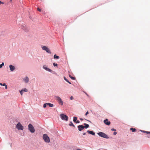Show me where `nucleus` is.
Segmentation results:
<instances>
[{"label":"nucleus","instance_id":"1","mask_svg":"<svg viewBox=\"0 0 150 150\" xmlns=\"http://www.w3.org/2000/svg\"><path fill=\"white\" fill-rule=\"evenodd\" d=\"M42 138L45 142L47 143L50 142V139L47 134H44L43 135Z\"/></svg>","mask_w":150,"mask_h":150},{"label":"nucleus","instance_id":"2","mask_svg":"<svg viewBox=\"0 0 150 150\" xmlns=\"http://www.w3.org/2000/svg\"><path fill=\"white\" fill-rule=\"evenodd\" d=\"M100 136L106 139H108V136L105 133L102 132H99L97 133Z\"/></svg>","mask_w":150,"mask_h":150},{"label":"nucleus","instance_id":"3","mask_svg":"<svg viewBox=\"0 0 150 150\" xmlns=\"http://www.w3.org/2000/svg\"><path fill=\"white\" fill-rule=\"evenodd\" d=\"M60 116L62 120L66 121L68 120V117L67 115L63 114H61L60 115Z\"/></svg>","mask_w":150,"mask_h":150},{"label":"nucleus","instance_id":"4","mask_svg":"<svg viewBox=\"0 0 150 150\" xmlns=\"http://www.w3.org/2000/svg\"><path fill=\"white\" fill-rule=\"evenodd\" d=\"M28 129L32 133H34L35 131V129L32 125L30 124L28 125Z\"/></svg>","mask_w":150,"mask_h":150},{"label":"nucleus","instance_id":"5","mask_svg":"<svg viewBox=\"0 0 150 150\" xmlns=\"http://www.w3.org/2000/svg\"><path fill=\"white\" fill-rule=\"evenodd\" d=\"M16 127L17 128L18 130H23V127L21 124L20 123L18 122L16 125Z\"/></svg>","mask_w":150,"mask_h":150},{"label":"nucleus","instance_id":"6","mask_svg":"<svg viewBox=\"0 0 150 150\" xmlns=\"http://www.w3.org/2000/svg\"><path fill=\"white\" fill-rule=\"evenodd\" d=\"M43 50H45L46 52L49 54H51V52L50 51L49 49L46 46H44L42 47Z\"/></svg>","mask_w":150,"mask_h":150},{"label":"nucleus","instance_id":"7","mask_svg":"<svg viewBox=\"0 0 150 150\" xmlns=\"http://www.w3.org/2000/svg\"><path fill=\"white\" fill-rule=\"evenodd\" d=\"M55 98L57 100L61 105H63V102L61 98L58 96H55Z\"/></svg>","mask_w":150,"mask_h":150},{"label":"nucleus","instance_id":"8","mask_svg":"<svg viewBox=\"0 0 150 150\" xmlns=\"http://www.w3.org/2000/svg\"><path fill=\"white\" fill-rule=\"evenodd\" d=\"M104 123L106 125H109L110 124V121H108L107 119H106L105 120H104Z\"/></svg>","mask_w":150,"mask_h":150},{"label":"nucleus","instance_id":"9","mask_svg":"<svg viewBox=\"0 0 150 150\" xmlns=\"http://www.w3.org/2000/svg\"><path fill=\"white\" fill-rule=\"evenodd\" d=\"M9 67L11 71H13L15 69V67L11 65H10L9 66Z\"/></svg>","mask_w":150,"mask_h":150},{"label":"nucleus","instance_id":"10","mask_svg":"<svg viewBox=\"0 0 150 150\" xmlns=\"http://www.w3.org/2000/svg\"><path fill=\"white\" fill-rule=\"evenodd\" d=\"M43 68L45 70H46V71H47L50 72H51L52 71V70L51 69L49 68H47L45 65H44L43 66Z\"/></svg>","mask_w":150,"mask_h":150},{"label":"nucleus","instance_id":"11","mask_svg":"<svg viewBox=\"0 0 150 150\" xmlns=\"http://www.w3.org/2000/svg\"><path fill=\"white\" fill-rule=\"evenodd\" d=\"M78 129L79 131H81L83 129H84L83 126L82 125H79L78 126Z\"/></svg>","mask_w":150,"mask_h":150},{"label":"nucleus","instance_id":"12","mask_svg":"<svg viewBox=\"0 0 150 150\" xmlns=\"http://www.w3.org/2000/svg\"><path fill=\"white\" fill-rule=\"evenodd\" d=\"M87 132L88 133H89V134H92V135H95V133L94 132H93L92 131H89V130H88L87 131Z\"/></svg>","mask_w":150,"mask_h":150},{"label":"nucleus","instance_id":"13","mask_svg":"<svg viewBox=\"0 0 150 150\" xmlns=\"http://www.w3.org/2000/svg\"><path fill=\"white\" fill-rule=\"evenodd\" d=\"M24 80L25 83H27L29 81V79L27 77H26L24 79Z\"/></svg>","mask_w":150,"mask_h":150},{"label":"nucleus","instance_id":"14","mask_svg":"<svg viewBox=\"0 0 150 150\" xmlns=\"http://www.w3.org/2000/svg\"><path fill=\"white\" fill-rule=\"evenodd\" d=\"M47 105L49 106L50 107H52L54 106V105L52 104H51L50 103H46Z\"/></svg>","mask_w":150,"mask_h":150},{"label":"nucleus","instance_id":"15","mask_svg":"<svg viewBox=\"0 0 150 150\" xmlns=\"http://www.w3.org/2000/svg\"><path fill=\"white\" fill-rule=\"evenodd\" d=\"M84 125H85V126H83L84 128H85L86 129L89 127V125L88 124H86V123H84Z\"/></svg>","mask_w":150,"mask_h":150},{"label":"nucleus","instance_id":"16","mask_svg":"<svg viewBox=\"0 0 150 150\" xmlns=\"http://www.w3.org/2000/svg\"><path fill=\"white\" fill-rule=\"evenodd\" d=\"M130 130H132V132H135L137 131L136 129H135V128H130Z\"/></svg>","mask_w":150,"mask_h":150},{"label":"nucleus","instance_id":"17","mask_svg":"<svg viewBox=\"0 0 150 150\" xmlns=\"http://www.w3.org/2000/svg\"><path fill=\"white\" fill-rule=\"evenodd\" d=\"M77 120V117H73V121L74 122H76Z\"/></svg>","mask_w":150,"mask_h":150},{"label":"nucleus","instance_id":"18","mask_svg":"<svg viewBox=\"0 0 150 150\" xmlns=\"http://www.w3.org/2000/svg\"><path fill=\"white\" fill-rule=\"evenodd\" d=\"M54 59H59V56L56 55V54H55L54 56Z\"/></svg>","mask_w":150,"mask_h":150},{"label":"nucleus","instance_id":"19","mask_svg":"<svg viewBox=\"0 0 150 150\" xmlns=\"http://www.w3.org/2000/svg\"><path fill=\"white\" fill-rule=\"evenodd\" d=\"M69 125L70 126H73L74 127H75V126H74V124H73L72 122H70V123L69 124Z\"/></svg>","mask_w":150,"mask_h":150},{"label":"nucleus","instance_id":"20","mask_svg":"<svg viewBox=\"0 0 150 150\" xmlns=\"http://www.w3.org/2000/svg\"><path fill=\"white\" fill-rule=\"evenodd\" d=\"M69 77L72 80H75V78L74 77H72L70 75H69Z\"/></svg>","mask_w":150,"mask_h":150},{"label":"nucleus","instance_id":"21","mask_svg":"<svg viewBox=\"0 0 150 150\" xmlns=\"http://www.w3.org/2000/svg\"><path fill=\"white\" fill-rule=\"evenodd\" d=\"M4 63L2 62L1 64L0 65V68H2V67L4 65Z\"/></svg>","mask_w":150,"mask_h":150},{"label":"nucleus","instance_id":"22","mask_svg":"<svg viewBox=\"0 0 150 150\" xmlns=\"http://www.w3.org/2000/svg\"><path fill=\"white\" fill-rule=\"evenodd\" d=\"M22 90H23V91H25V92H27L28 91V90L26 88H24L23 89H22Z\"/></svg>","mask_w":150,"mask_h":150},{"label":"nucleus","instance_id":"23","mask_svg":"<svg viewBox=\"0 0 150 150\" xmlns=\"http://www.w3.org/2000/svg\"><path fill=\"white\" fill-rule=\"evenodd\" d=\"M47 105V104H46V103H45L43 105V107L44 108H45L46 107Z\"/></svg>","mask_w":150,"mask_h":150},{"label":"nucleus","instance_id":"24","mask_svg":"<svg viewBox=\"0 0 150 150\" xmlns=\"http://www.w3.org/2000/svg\"><path fill=\"white\" fill-rule=\"evenodd\" d=\"M143 132H144V133H146L147 134H150V132H148V131H143Z\"/></svg>","mask_w":150,"mask_h":150},{"label":"nucleus","instance_id":"25","mask_svg":"<svg viewBox=\"0 0 150 150\" xmlns=\"http://www.w3.org/2000/svg\"><path fill=\"white\" fill-rule=\"evenodd\" d=\"M53 65L54 67L57 66V64H56V63H53Z\"/></svg>","mask_w":150,"mask_h":150},{"label":"nucleus","instance_id":"26","mask_svg":"<svg viewBox=\"0 0 150 150\" xmlns=\"http://www.w3.org/2000/svg\"><path fill=\"white\" fill-rule=\"evenodd\" d=\"M5 85H6V84L5 83L2 84L1 83H0V85L1 86H5Z\"/></svg>","mask_w":150,"mask_h":150},{"label":"nucleus","instance_id":"27","mask_svg":"<svg viewBox=\"0 0 150 150\" xmlns=\"http://www.w3.org/2000/svg\"><path fill=\"white\" fill-rule=\"evenodd\" d=\"M23 90H22L21 91H20V93L21 95H23Z\"/></svg>","mask_w":150,"mask_h":150},{"label":"nucleus","instance_id":"28","mask_svg":"<svg viewBox=\"0 0 150 150\" xmlns=\"http://www.w3.org/2000/svg\"><path fill=\"white\" fill-rule=\"evenodd\" d=\"M111 130L112 131H115V132L116 131V129H114V128L111 129Z\"/></svg>","mask_w":150,"mask_h":150},{"label":"nucleus","instance_id":"29","mask_svg":"<svg viewBox=\"0 0 150 150\" xmlns=\"http://www.w3.org/2000/svg\"><path fill=\"white\" fill-rule=\"evenodd\" d=\"M37 10L38 11H41V10L39 8H37Z\"/></svg>","mask_w":150,"mask_h":150},{"label":"nucleus","instance_id":"30","mask_svg":"<svg viewBox=\"0 0 150 150\" xmlns=\"http://www.w3.org/2000/svg\"><path fill=\"white\" fill-rule=\"evenodd\" d=\"M64 79L66 81H67L68 80L65 77H64Z\"/></svg>","mask_w":150,"mask_h":150},{"label":"nucleus","instance_id":"31","mask_svg":"<svg viewBox=\"0 0 150 150\" xmlns=\"http://www.w3.org/2000/svg\"><path fill=\"white\" fill-rule=\"evenodd\" d=\"M70 99L71 100H72L73 99H74V98L72 96H71V97H70Z\"/></svg>","mask_w":150,"mask_h":150},{"label":"nucleus","instance_id":"32","mask_svg":"<svg viewBox=\"0 0 150 150\" xmlns=\"http://www.w3.org/2000/svg\"><path fill=\"white\" fill-rule=\"evenodd\" d=\"M80 123V121L79 120L76 121V123Z\"/></svg>","mask_w":150,"mask_h":150},{"label":"nucleus","instance_id":"33","mask_svg":"<svg viewBox=\"0 0 150 150\" xmlns=\"http://www.w3.org/2000/svg\"><path fill=\"white\" fill-rule=\"evenodd\" d=\"M88 114V112L87 111L85 114V115L86 116Z\"/></svg>","mask_w":150,"mask_h":150},{"label":"nucleus","instance_id":"34","mask_svg":"<svg viewBox=\"0 0 150 150\" xmlns=\"http://www.w3.org/2000/svg\"><path fill=\"white\" fill-rule=\"evenodd\" d=\"M5 86V88L7 89V86L6 84L5 86Z\"/></svg>","mask_w":150,"mask_h":150},{"label":"nucleus","instance_id":"35","mask_svg":"<svg viewBox=\"0 0 150 150\" xmlns=\"http://www.w3.org/2000/svg\"><path fill=\"white\" fill-rule=\"evenodd\" d=\"M117 132H114V133H113V135H115L117 134Z\"/></svg>","mask_w":150,"mask_h":150},{"label":"nucleus","instance_id":"36","mask_svg":"<svg viewBox=\"0 0 150 150\" xmlns=\"http://www.w3.org/2000/svg\"><path fill=\"white\" fill-rule=\"evenodd\" d=\"M67 82H68V83H69L70 84H71V83L70 82H69L68 80Z\"/></svg>","mask_w":150,"mask_h":150},{"label":"nucleus","instance_id":"37","mask_svg":"<svg viewBox=\"0 0 150 150\" xmlns=\"http://www.w3.org/2000/svg\"><path fill=\"white\" fill-rule=\"evenodd\" d=\"M1 4H4L3 3V2H2L1 1H0V5Z\"/></svg>","mask_w":150,"mask_h":150},{"label":"nucleus","instance_id":"38","mask_svg":"<svg viewBox=\"0 0 150 150\" xmlns=\"http://www.w3.org/2000/svg\"><path fill=\"white\" fill-rule=\"evenodd\" d=\"M76 150H82L79 149H77Z\"/></svg>","mask_w":150,"mask_h":150},{"label":"nucleus","instance_id":"39","mask_svg":"<svg viewBox=\"0 0 150 150\" xmlns=\"http://www.w3.org/2000/svg\"><path fill=\"white\" fill-rule=\"evenodd\" d=\"M86 134V133H85V132L83 133V135H85Z\"/></svg>","mask_w":150,"mask_h":150},{"label":"nucleus","instance_id":"40","mask_svg":"<svg viewBox=\"0 0 150 150\" xmlns=\"http://www.w3.org/2000/svg\"><path fill=\"white\" fill-rule=\"evenodd\" d=\"M80 119L81 121L83 120V119L82 118H80Z\"/></svg>","mask_w":150,"mask_h":150},{"label":"nucleus","instance_id":"41","mask_svg":"<svg viewBox=\"0 0 150 150\" xmlns=\"http://www.w3.org/2000/svg\"><path fill=\"white\" fill-rule=\"evenodd\" d=\"M12 0H10V1H11Z\"/></svg>","mask_w":150,"mask_h":150}]
</instances>
